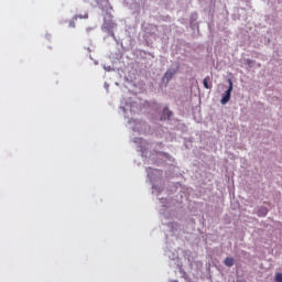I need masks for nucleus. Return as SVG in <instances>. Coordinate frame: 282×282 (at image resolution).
Returning a JSON list of instances; mask_svg holds the SVG:
<instances>
[{"instance_id": "f257e3e1", "label": "nucleus", "mask_w": 282, "mask_h": 282, "mask_svg": "<svg viewBox=\"0 0 282 282\" xmlns=\"http://www.w3.org/2000/svg\"><path fill=\"white\" fill-rule=\"evenodd\" d=\"M228 83H229V88L223 95V98L220 100L221 105H227L230 101V96L232 94V80L229 79Z\"/></svg>"}, {"instance_id": "f03ea898", "label": "nucleus", "mask_w": 282, "mask_h": 282, "mask_svg": "<svg viewBox=\"0 0 282 282\" xmlns=\"http://www.w3.org/2000/svg\"><path fill=\"white\" fill-rule=\"evenodd\" d=\"M171 116H173V112L171 110H169V108H164L163 110V116L161 117V120H167L171 118Z\"/></svg>"}, {"instance_id": "7ed1b4c3", "label": "nucleus", "mask_w": 282, "mask_h": 282, "mask_svg": "<svg viewBox=\"0 0 282 282\" xmlns=\"http://www.w3.org/2000/svg\"><path fill=\"white\" fill-rule=\"evenodd\" d=\"M175 74H176L175 69H169L164 74V78H166L167 80H171V78H173L175 76Z\"/></svg>"}, {"instance_id": "20e7f679", "label": "nucleus", "mask_w": 282, "mask_h": 282, "mask_svg": "<svg viewBox=\"0 0 282 282\" xmlns=\"http://www.w3.org/2000/svg\"><path fill=\"white\" fill-rule=\"evenodd\" d=\"M224 264L227 267V268H232V265H235V259L228 257L224 260Z\"/></svg>"}, {"instance_id": "39448f33", "label": "nucleus", "mask_w": 282, "mask_h": 282, "mask_svg": "<svg viewBox=\"0 0 282 282\" xmlns=\"http://www.w3.org/2000/svg\"><path fill=\"white\" fill-rule=\"evenodd\" d=\"M209 83H210V76L205 77L203 80V85H204L205 89H210L212 86Z\"/></svg>"}, {"instance_id": "423d86ee", "label": "nucleus", "mask_w": 282, "mask_h": 282, "mask_svg": "<svg viewBox=\"0 0 282 282\" xmlns=\"http://www.w3.org/2000/svg\"><path fill=\"white\" fill-rule=\"evenodd\" d=\"M258 215H259V217H265V216L268 215V208L261 207V208L258 210Z\"/></svg>"}, {"instance_id": "0eeeda50", "label": "nucleus", "mask_w": 282, "mask_h": 282, "mask_svg": "<svg viewBox=\"0 0 282 282\" xmlns=\"http://www.w3.org/2000/svg\"><path fill=\"white\" fill-rule=\"evenodd\" d=\"M78 19H89V14L85 13L84 15H75L74 21H78Z\"/></svg>"}, {"instance_id": "6e6552de", "label": "nucleus", "mask_w": 282, "mask_h": 282, "mask_svg": "<svg viewBox=\"0 0 282 282\" xmlns=\"http://www.w3.org/2000/svg\"><path fill=\"white\" fill-rule=\"evenodd\" d=\"M275 281L276 282H282V273H276L275 274Z\"/></svg>"}, {"instance_id": "1a4fd4ad", "label": "nucleus", "mask_w": 282, "mask_h": 282, "mask_svg": "<svg viewBox=\"0 0 282 282\" xmlns=\"http://www.w3.org/2000/svg\"><path fill=\"white\" fill-rule=\"evenodd\" d=\"M95 1H98V0H95Z\"/></svg>"}]
</instances>
